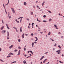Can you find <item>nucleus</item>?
Masks as SVG:
<instances>
[{"label":"nucleus","instance_id":"nucleus-1","mask_svg":"<svg viewBox=\"0 0 64 64\" xmlns=\"http://www.w3.org/2000/svg\"><path fill=\"white\" fill-rule=\"evenodd\" d=\"M11 9H12L13 13H15V10H14V8H12Z\"/></svg>","mask_w":64,"mask_h":64},{"label":"nucleus","instance_id":"nucleus-2","mask_svg":"<svg viewBox=\"0 0 64 64\" xmlns=\"http://www.w3.org/2000/svg\"><path fill=\"white\" fill-rule=\"evenodd\" d=\"M6 32V30H2V34H4Z\"/></svg>","mask_w":64,"mask_h":64},{"label":"nucleus","instance_id":"nucleus-3","mask_svg":"<svg viewBox=\"0 0 64 64\" xmlns=\"http://www.w3.org/2000/svg\"><path fill=\"white\" fill-rule=\"evenodd\" d=\"M47 59H45L43 61V62L44 63H45V62H46V61H47Z\"/></svg>","mask_w":64,"mask_h":64},{"label":"nucleus","instance_id":"nucleus-4","mask_svg":"<svg viewBox=\"0 0 64 64\" xmlns=\"http://www.w3.org/2000/svg\"><path fill=\"white\" fill-rule=\"evenodd\" d=\"M54 27H56V29H58V28H57V26H56L55 24H54Z\"/></svg>","mask_w":64,"mask_h":64},{"label":"nucleus","instance_id":"nucleus-5","mask_svg":"<svg viewBox=\"0 0 64 64\" xmlns=\"http://www.w3.org/2000/svg\"><path fill=\"white\" fill-rule=\"evenodd\" d=\"M7 37H9V32H7Z\"/></svg>","mask_w":64,"mask_h":64},{"label":"nucleus","instance_id":"nucleus-6","mask_svg":"<svg viewBox=\"0 0 64 64\" xmlns=\"http://www.w3.org/2000/svg\"><path fill=\"white\" fill-rule=\"evenodd\" d=\"M20 50L18 51V54L17 55H19L20 54Z\"/></svg>","mask_w":64,"mask_h":64},{"label":"nucleus","instance_id":"nucleus-7","mask_svg":"<svg viewBox=\"0 0 64 64\" xmlns=\"http://www.w3.org/2000/svg\"><path fill=\"white\" fill-rule=\"evenodd\" d=\"M6 27H7V28L8 29H10V28H9V27L8 26V24H6Z\"/></svg>","mask_w":64,"mask_h":64},{"label":"nucleus","instance_id":"nucleus-8","mask_svg":"<svg viewBox=\"0 0 64 64\" xmlns=\"http://www.w3.org/2000/svg\"><path fill=\"white\" fill-rule=\"evenodd\" d=\"M24 34H23L22 35V37L23 38H24Z\"/></svg>","mask_w":64,"mask_h":64},{"label":"nucleus","instance_id":"nucleus-9","mask_svg":"<svg viewBox=\"0 0 64 64\" xmlns=\"http://www.w3.org/2000/svg\"><path fill=\"white\" fill-rule=\"evenodd\" d=\"M4 26H2L0 29V30H3V28H4Z\"/></svg>","mask_w":64,"mask_h":64},{"label":"nucleus","instance_id":"nucleus-10","mask_svg":"<svg viewBox=\"0 0 64 64\" xmlns=\"http://www.w3.org/2000/svg\"><path fill=\"white\" fill-rule=\"evenodd\" d=\"M34 42H32V47H34V46H34Z\"/></svg>","mask_w":64,"mask_h":64},{"label":"nucleus","instance_id":"nucleus-11","mask_svg":"<svg viewBox=\"0 0 64 64\" xmlns=\"http://www.w3.org/2000/svg\"><path fill=\"white\" fill-rule=\"evenodd\" d=\"M60 51H61V50H60L57 51L56 52H59Z\"/></svg>","mask_w":64,"mask_h":64},{"label":"nucleus","instance_id":"nucleus-12","mask_svg":"<svg viewBox=\"0 0 64 64\" xmlns=\"http://www.w3.org/2000/svg\"><path fill=\"white\" fill-rule=\"evenodd\" d=\"M13 46V45H12L10 46L9 47V48H10V49H11V48H12V47Z\"/></svg>","mask_w":64,"mask_h":64},{"label":"nucleus","instance_id":"nucleus-13","mask_svg":"<svg viewBox=\"0 0 64 64\" xmlns=\"http://www.w3.org/2000/svg\"><path fill=\"white\" fill-rule=\"evenodd\" d=\"M20 32H22V27H21L20 29Z\"/></svg>","mask_w":64,"mask_h":64},{"label":"nucleus","instance_id":"nucleus-14","mask_svg":"<svg viewBox=\"0 0 64 64\" xmlns=\"http://www.w3.org/2000/svg\"><path fill=\"white\" fill-rule=\"evenodd\" d=\"M27 5V3L26 2H25L24 3V5Z\"/></svg>","mask_w":64,"mask_h":64},{"label":"nucleus","instance_id":"nucleus-15","mask_svg":"<svg viewBox=\"0 0 64 64\" xmlns=\"http://www.w3.org/2000/svg\"><path fill=\"white\" fill-rule=\"evenodd\" d=\"M44 56H42V58L40 59V60H42V59H43V58H44Z\"/></svg>","mask_w":64,"mask_h":64},{"label":"nucleus","instance_id":"nucleus-16","mask_svg":"<svg viewBox=\"0 0 64 64\" xmlns=\"http://www.w3.org/2000/svg\"><path fill=\"white\" fill-rule=\"evenodd\" d=\"M14 55L13 54H12V53H10L8 54V55Z\"/></svg>","mask_w":64,"mask_h":64},{"label":"nucleus","instance_id":"nucleus-17","mask_svg":"<svg viewBox=\"0 0 64 64\" xmlns=\"http://www.w3.org/2000/svg\"><path fill=\"white\" fill-rule=\"evenodd\" d=\"M20 18H21L20 19V22H21V21H22V18H23L22 17H20Z\"/></svg>","mask_w":64,"mask_h":64},{"label":"nucleus","instance_id":"nucleus-18","mask_svg":"<svg viewBox=\"0 0 64 64\" xmlns=\"http://www.w3.org/2000/svg\"><path fill=\"white\" fill-rule=\"evenodd\" d=\"M23 62L24 64H25L26 62V60H24Z\"/></svg>","mask_w":64,"mask_h":64},{"label":"nucleus","instance_id":"nucleus-19","mask_svg":"<svg viewBox=\"0 0 64 64\" xmlns=\"http://www.w3.org/2000/svg\"><path fill=\"white\" fill-rule=\"evenodd\" d=\"M44 3H45V2H44L42 4V6H43V5H44Z\"/></svg>","mask_w":64,"mask_h":64},{"label":"nucleus","instance_id":"nucleus-20","mask_svg":"<svg viewBox=\"0 0 64 64\" xmlns=\"http://www.w3.org/2000/svg\"><path fill=\"white\" fill-rule=\"evenodd\" d=\"M51 34V32H49V33L48 34V35H50V34Z\"/></svg>","mask_w":64,"mask_h":64},{"label":"nucleus","instance_id":"nucleus-21","mask_svg":"<svg viewBox=\"0 0 64 64\" xmlns=\"http://www.w3.org/2000/svg\"><path fill=\"white\" fill-rule=\"evenodd\" d=\"M48 12H49L50 13H52V12L50 10H48Z\"/></svg>","mask_w":64,"mask_h":64},{"label":"nucleus","instance_id":"nucleus-22","mask_svg":"<svg viewBox=\"0 0 64 64\" xmlns=\"http://www.w3.org/2000/svg\"><path fill=\"white\" fill-rule=\"evenodd\" d=\"M58 47H59L60 49H61V46H60V45L58 46Z\"/></svg>","mask_w":64,"mask_h":64},{"label":"nucleus","instance_id":"nucleus-23","mask_svg":"<svg viewBox=\"0 0 64 64\" xmlns=\"http://www.w3.org/2000/svg\"><path fill=\"white\" fill-rule=\"evenodd\" d=\"M59 62L60 63H62V64H63V62H61V61L60 60L59 61Z\"/></svg>","mask_w":64,"mask_h":64},{"label":"nucleus","instance_id":"nucleus-24","mask_svg":"<svg viewBox=\"0 0 64 64\" xmlns=\"http://www.w3.org/2000/svg\"><path fill=\"white\" fill-rule=\"evenodd\" d=\"M30 14H31V15H33V12H31Z\"/></svg>","mask_w":64,"mask_h":64},{"label":"nucleus","instance_id":"nucleus-25","mask_svg":"<svg viewBox=\"0 0 64 64\" xmlns=\"http://www.w3.org/2000/svg\"><path fill=\"white\" fill-rule=\"evenodd\" d=\"M2 22L3 24H4V22H3V20H2Z\"/></svg>","mask_w":64,"mask_h":64},{"label":"nucleus","instance_id":"nucleus-26","mask_svg":"<svg viewBox=\"0 0 64 64\" xmlns=\"http://www.w3.org/2000/svg\"><path fill=\"white\" fill-rule=\"evenodd\" d=\"M30 52H31V53H32V54H33V52H32V51H31V50H30Z\"/></svg>","mask_w":64,"mask_h":64},{"label":"nucleus","instance_id":"nucleus-27","mask_svg":"<svg viewBox=\"0 0 64 64\" xmlns=\"http://www.w3.org/2000/svg\"><path fill=\"white\" fill-rule=\"evenodd\" d=\"M52 21V19L50 18L49 20V21Z\"/></svg>","mask_w":64,"mask_h":64},{"label":"nucleus","instance_id":"nucleus-28","mask_svg":"<svg viewBox=\"0 0 64 64\" xmlns=\"http://www.w3.org/2000/svg\"><path fill=\"white\" fill-rule=\"evenodd\" d=\"M50 39L51 40H52L53 42V41H54V40H52V38H50Z\"/></svg>","mask_w":64,"mask_h":64},{"label":"nucleus","instance_id":"nucleus-29","mask_svg":"<svg viewBox=\"0 0 64 64\" xmlns=\"http://www.w3.org/2000/svg\"><path fill=\"white\" fill-rule=\"evenodd\" d=\"M43 21L44 22H47V21L46 20H43Z\"/></svg>","mask_w":64,"mask_h":64},{"label":"nucleus","instance_id":"nucleus-30","mask_svg":"<svg viewBox=\"0 0 64 64\" xmlns=\"http://www.w3.org/2000/svg\"><path fill=\"white\" fill-rule=\"evenodd\" d=\"M3 6L5 10V6H4V4H3Z\"/></svg>","mask_w":64,"mask_h":64},{"label":"nucleus","instance_id":"nucleus-31","mask_svg":"<svg viewBox=\"0 0 64 64\" xmlns=\"http://www.w3.org/2000/svg\"><path fill=\"white\" fill-rule=\"evenodd\" d=\"M31 35H32V36H33V35H34V34H33L32 33L31 34Z\"/></svg>","mask_w":64,"mask_h":64},{"label":"nucleus","instance_id":"nucleus-32","mask_svg":"<svg viewBox=\"0 0 64 64\" xmlns=\"http://www.w3.org/2000/svg\"><path fill=\"white\" fill-rule=\"evenodd\" d=\"M18 49H21V48L20 47V46H18Z\"/></svg>","mask_w":64,"mask_h":64},{"label":"nucleus","instance_id":"nucleus-33","mask_svg":"<svg viewBox=\"0 0 64 64\" xmlns=\"http://www.w3.org/2000/svg\"><path fill=\"white\" fill-rule=\"evenodd\" d=\"M16 61L13 62L12 63H16Z\"/></svg>","mask_w":64,"mask_h":64},{"label":"nucleus","instance_id":"nucleus-34","mask_svg":"<svg viewBox=\"0 0 64 64\" xmlns=\"http://www.w3.org/2000/svg\"><path fill=\"white\" fill-rule=\"evenodd\" d=\"M24 51H26V48H24Z\"/></svg>","mask_w":64,"mask_h":64},{"label":"nucleus","instance_id":"nucleus-35","mask_svg":"<svg viewBox=\"0 0 64 64\" xmlns=\"http://www.w3.org/2000/svg\"><path fill=\"white\" fill-rule=\"evenodd\" d=\"M18 51L17 50H14V52H17V51Z\"/></svg>","mask_w":64,"mask_h":64},{"label":"nucleus","instance_id":"nucleus-36","mask_svg":"<svg viewBox=\"0 0 64 64\" xmlns=\"http://www.w3.org/2000/svg\"><path fill=\"white\" fill-rule=\"evenodd\" d=\"M43 17L44 18H45V17H46V16L45 15H44L43 16Z\"/></svg>","mask_w":64,"mask_h":64},{"label":"nucleus","instance_id":"nucleus-37","mask_svg":"<svg viewBox=\"0 0 64 64\" xmlns=\"http://www.w3.org/2000/svg\"><path fill=\"white\" fill-rule=\"evenodd\" d=\"M16 32H18V30H17V29L16 28Z\"/></svg>","mask_w":64,"mask_h":64},{"label":"nucleus","instance_id":"nucleus-38","mask_svg":"<svg viewBox=\"0 0 64 64\" xmlns=\"http://www.w3.org/2000/svg\"><path fill=\"white\" fill-rule=\"evenodd\" d=\"M34 23H33L32 24V26H33V25H34Z\"/></svg>","mask_w":64,"mask_h":64},{"label":"nucleus","instance_id":"nucleus-39","mask_svg":"<svg viewBox=\"0 0 64 64\" xmlns=\"http://www.w3.org/2000/svg\"><path fill=\"white\" fill-rule=\"evenodd\" d=\"M18 41L19 42H20V39H18Z\"/></svg>","mask_w":64,"mask_h":64},{"label":"nucleus","instance_id":"nucleus-40","mask_svg":"<svg viewBox=\"0 0 64 64\" xmlns=\"http://www.w3.org/2000/svg\"><path fill=\"white\" fill-rule=\"evenodd\" d=\"M8 0V3L9 4V0Z\"/></svg>","mask_w":64,"mask_h":64},{"label":"nucleus","instance_id":"nucleus-41","mask_svg":"<svg viewBox=\"0 0 64 64\" xmlns=\"http://www.w3.org/2000/svg\"><path fill=\"white\" fill-rule=\"evenodd\" d=\"M47 53H48V52H46L44 53V54H47Z\"/></svg>","mask_w":64,"mask_h":64},{"label":"nucleus","instance_id":"nucleus-42","mask_svg":"<svg viewBox=\"0 0 64 64\" xmlns=\"http://www.w3.org/2000/svg\"><path fill=\"white\" fill-rule=\"evenodd\" d=\"M26 20H28V21H29V19H28V18H26Z\"/></svg>","mask_w":64,"mask_h":64},{"label":"nucleus","instance_id":"nucleus-43","mask_svg":"<svg viewBox=\"0 0 64 64\" xmlns=\"http://www.w3.org/2000/svg\"><path fill=\"white\" fill-rule=\"evenodd\" d=\"M25 34V35H26V36H28V34Z\"/></svg>","mask_w":64,"mask_h":64},{"label":"nucleus","instance_id":"nucleus-44","mask_svg":"<svg viewBox=\"0 0 64 64\" xmlns=\"http://www.w3.org/2000/svg\"><path fill=\"white\" fill-rule=\"evenodd\" d=\"M34 43H35L36 44V43H37V42H34Z\"/></svg>","mask_w":64,"mask_h":64},{"label":"nucleus","instance_id":"nucleus-45","mask_svg":"<svg viewBox=\"0 0 64 64\" xmlns=\"http://www.w3.org/2000/svg\"><path fill=\"white\" fill-rule=\"evenodd\" d=\"M38 22H41V21H40V20H38Z\"/></svg>","mask_w":64,"mask_h":64},{"label":"nucleus","instance_id":"nucleus-46","mask_svg":"<svg viewBox=\"0 0 64 64\" xmlns=\"http://www.w3.org/2000/svg\"><path fill=\"white\" fill-rule=\"evenodd\" d=\"M5 10L6 11V14H7V12H6V9H5Z\"/></svg>","mask_w":64,"mask_h":64},{"label":"nucleus","instance_id":"nucleus-47","mask_svg":"<svg viewBox=\"0 0 64 64\" xmlns=\"http://www.w3.org/2000/svg\"><path fill=\"white\" fill-rule=\"evenodd\" d=\"M24 55L26 57V56H27V55H26V54H25V55H24Z\"/></svg>","mask_w":64,"mask_h":64},{"label":"nucleus","instance_id":"nucleus-48","mask_svg":"<svg viewBox=\"0 0 64 64\" xmlns=\"http://www.w3.org/2000/svg\"><path fill=\"white\" fill-rule=\"evenodd\" d=\"M14 29H16L17 28H15L14 27Z\"/></svg>","mask_w":64,"mask_h":64},{"label":"nucleus","instance_id":"nucleus-49","mask_svg":"<svg viewBox=\"0 0 64 64\" xmlns=\"http://www.w3.org/2000/svg\"><path fill=\"white\" fill-rule=\"evenodd\" d=\"M40 33H41V34H42L43 33V32H40Z\"/></svg>","mask_w":64,"mask_h":64},{"label":"nucleus","instance_id":"nucleus-50","mask_svg":"<svg viewBox=\"0 0 64 64\" xmlns=\"http://www.w3.org/2000/svg\"><path fill=\"white\" fill-rule=\"evenodd\" d=\"M2 50V49H1V48H0V51H1Z\"/></svg>","mask_w":64,"mask_h":64},{"label":"nucleus","instance_id":"nucleus-51","mask_svg":"<svg viewBox=\"0 0 64 64\" xmlns=\"http://www.w3.org/2000/svg\"><path fill=\"white\" fill-rule=\"evenodd\" d=\"M58 34H61V33H60V32H59L58 33Z\"/></svg>","mask_w":64,"mask_h":64},{"label":"nucleus","instance_id":"nucleus-52","mask_svg":"<svg viewBox=\"0 0 64 64\" xmlns=\"http://www.w3.org/2000/svg\"><path fill=\"white\" fill-rule=\"evenodd\" d=\"M16 22H17V23H19V21H17Z\"/></svg>","mask_w":64,"mask_h":64},{"label":"nucleus","instance_id":"nucleus-53","mask_svg":"<svg viewBox=\"0 0 64 64\" xmlns=\"http://www.w3.org/2000/svg\"><path fill=\"white\" fill-rule=\"evenodd\" d=\"M8 3L7 4H6V5H8Z\"/></svg>","mask_w":64,"mask_h":64},{"label":"nucleus","instance_id":"nucleus-54","mask_svg":"<svg viewBox=\"0 0 64 64\" xmlns=\"http://www.w3.org/2000/svg\"><path fill=\"white\" fill-rule=\"evenodd\" d=\"M53 51H54V50H55V48H53Z\"/></svg>","mask_w":64,"mask_h":64},{"label":"nucleus","instance_id":"nucleus-55","mask_svg":"<svg viewBox=\"0 0 64 64\" xmlns=\"http://www.w3.org/2000/svg\"><path fill=\"white\" fill-rule=\"evenodd\" d=\"M38 40V39H36V40H35L36 41H37Z\"/></svg>","mask_w":64,"mask_h":64},{"label":"nucleus","instance_id":"nucleus-56","mask_svg":"<svg viewBox=\"0 0 64 64\" xmlns=\"http://www.w3.org/2000/svg\"><path fill=\"white\" fill-rule=\"evenodd\" d=\"M61 38H63V36H61Z\"/></svg>","mask_w":64,"mask_h":64},{"label":"nucleus","instance_id":"nucleus-57","mask_svg":"<svg viewBox=\"0 0 64 64\" xmlns=\"http://www.w3.org/2000/svg\"><path fill=\"white\" fill-rule=\"evenodd\" d=\"M62 56H64V55L63 54L62 55Z\"/></svg>","mask_w":64,"mask_h":64},{"label":"nucleus","instance_id":"nucleus-58","mask_svg":"<svg viewBox=\"0 0 64 64\" xmlns=\"http://www.w3.org/2000/svg\"><path fill=\"white\" fill-rule=\"evenodd\" d=\"M11 18V16H10L9 18Z\"/></svg>","mask_w":64,"mask_h":64},{"label":"nucleus","instance_id":"nucleus-59","mask_svg":"<svg viewBox=\"0 0 64 64\" xmlns=\"http://www.w3.org/2000/svg\"><path fill=\"white\" fill-rule=\"evenodd\" d=\"M20 18H20H20H18V20H19V19H20Z\"/></svg>","mask_w":64,"mask_h":64},{"label":"nucleus","instance_id":"nucleus-60","mask_svg":"<svg viewBox=\"0 0 64 64\" xmlns=\"http://www.w3.org/2000/svg\"><path fill=\"white\" fill-rule=\"evenodd\" d=\"M54 46H56V44H54Z\"/></svg>","mask_w":64,"mask_h":64},{"label":"nucleus","instance_id":"nucleus-61","mask_svg":"<svg viewBox=\"0 0 64 64\" xmlns=\"http://www.w3.org/2000/svg\"><path fill=\"white\" fill-rule=\"evenodd\" d=\"M28 53H29V52H30V51H28Z\"/></svg>","mask_w":64,"mask_h":64},{"label":"nucleus","instance_id":"nucleus-62","mask_svg":"<svg viewBox=\"0 0 64 64\" xmlns=\"http://www.w3.org/2000/svg\"><path fill=\"white\" fill-rule=\"evenodd\" d=\"M58 54H60V52H58Z\"/></svg>","mask_w":64,"mask_h":64},{"label":"nucleus","instance_id":"nucleus-63","mask_svg":"<svg viewBox=\"0 0 64 64\" xmlns=\"http://www.w3.org/2000/svg\"><path fill=\"white\" fill-rule=\"evenodd\" d=\"M37 21H38V18H37Z\"/></svg>","mask_w":64,"mask_h":64},{"label":"nucleus","instance_id":"nucleus-64","mask_svg":"<svg viewBox=\"0 0 64 64\" xmlns=\"http://www.w3.org/2000/svg\"><path fill=\"white\" fill-rule=\"evenodd\" d=\"M36 7H38H38H39V6H36Z\"/></svg>","mask_w":64,"mask_h":64}]
</instances>
